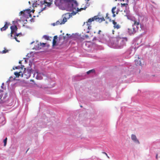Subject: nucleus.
<instances>
[{
    "instance_id": "f3484780",
    "label": "nucleus",
    "mask_w": 160,
    "mask_h": 160,
    "mask_svg": "<svg viewBox=\"0 0 160 160\" xmlns=\"http://www.w3.org/2000/svg\"><path fill=\"white\" fill-rule=\"evenodd\" d=\"M104 99L103 100H110L112 99L110 97V95L109 93L108 92H106L103 95Z\"/></svg>"
},
{
    "instance_id": "6e6d98bb",
    "label": "nucleus",
    "mask_w": 160,
    "mask_h": 160,
    "mask_svg": "<svg viewBox=\"0 0 160 160\" xmlns=\"http://www.w3.org/2000/svg\"><path fill=\"white\" fill-rule=\"evenodd\" d=\"M40 45L41 46H42V47L43 48L45 47L46 46V44L45 43H44L43 42H42V43L40 42Z\"/></svg>"
},
{
    "instance_id": "0e129e2a",
    "label": "nucleus",
    "mask_w": 160,
    "mask_h": 160,
    "mask_svg": "<svg viewBox=\"0 0 160 160\" xmlns=\"http://www.w3.org/2000/svg\"><path fill=\"white\" fill-rule=\"evenodd\" d=\"M98 38H97V37H94L93 38V39L92 40V41H94V40H97V39Z\"/></svg>"
},
{
    "instance_id": "1a4fd4ad",
    "label": "nucleus",
    "mask_w": 160,
    "mask_h": 160,
    "mask_svg": "<svg viewBox=\"0 0 160 160\" xmlns=\"http://www.w3.org/2000/svg\"><path fill=\"white\" fill-rule=\"evenodd\" d=\"M67 37H64L63 39L64 40H68L69 38L75 40L76 39H80L81 37L80 35H78L77 33L75 34L72 33V35L67 33L66 34Z\"/></svg>"
},
{
    "instance_id": "603ef678",
    "label": "nucleus",
    "mask_w": 160,
    "mask_h": 160,
    "mask_svg": "<svg viewBox=\"0 0 160 160\" xmlns=\"http://www.w3.org/2000/svg\"><path fill=\"white\" fill-rule=\"evenodd\" d=\"M25 18H24V17H23L22 16H21V19L23 21V22H24V21H26L27 22V19H25Z\"/></svg>"
},
{
    "instance_id": "412c9836",
    "label": "nucleus",
    "mask_w": 160,
    "mask_h": 160,
    "mask_svg": "<svg viewBox=\"0 0 160 160\" xmlns=\"http://www.w3.org/2000/svg\"><path fill=\"white\" fill-rule=\"evenodd\" d=\"M42 73H44L45 74H47V73H45L44 72H42V73H37V76H36V79L37 80H39L42 79L43 78L42 76H43V77H44L42 75Z\"/></svg>"
},
{
    "instance_id": "5701e85b",
    "label": "nucleus",
    "mask_w": 160,
    "mask_h": 160,
    "mask_svg": "<svg viewBox=\"0 0 160 160\" xmlns=\"http://www.w3.org/2000/svg\"><path fill=\"white\" fill-rule=\"evenodd\" d=\"M9 24V23H8L7 22H5V24L4 26L1 28V31H5L8 28V26Z\"/></svg>"
},
{
    "instance_id": "49530a36",
    "label": "nucleus",
    "mask_w": 160,
    "mask_h": 160,
    "mask_svg": "<svg viewBox=\"0 0 160 160\" xmlns=\"http://www.w3.org/2000/svg\"><path fill=\"white\" fill-rule=\"evenodd\" d=\"M10 38L11 39H15L16 41H17V42H20V41L17 39V38L16 37V36H14V37H13V36H12V37H10Z\"/></svg>"
},
{
    "instance_id": "ddd939ff",
    "label": "nucleus",
    "mask_w": 160,
    "mask_h": 160,
    "mask_svg": "<svg viewBox=\"0 0 160 160\" xmlns=\"http://www.w3.org/2000/svg\"><path fill=\"white\" fill-rule=\"evenodd\" d=\"M124 12L126 13V15L125 16H126L128 19L130 20L131 21H133L134 22L135 21L137 20L134 17H132L130 14V11L128 9L126 10H124Z\"/></svg>"
},
{
    "instance_id": "58836bf2",
    "label": "nucleus",
    "mask_w": 160,
    "mask_h": 160,
    "mask_svg": "<svg viewBox=\"0 0 160 160\" xmlns=\"http://www.w3.org/2000/svg\"><path fill=\"white\" fill-rule=\"evenodd\" d=\"M58 40H53L52 41V46L54 47L55 46H57L58 45V43H57Z\"/></svg>"
},
{
    "instance_id": "6ab92c4d",
    "label": "nucleus",
    "mask_w": 160,
    "mask_h": 160,
    "mask_svg": "<svg viewBox=\"0 0 160 160\" xmlns=\"http://www.w3.org/2000/svg\"><path fill=\"white\" fill-rule=\"evenodd\" d=\"M158 67H156L153 66L150 68L151 72L152 73L158 72L160 71Z\"/></svg>"
},
{
    "instance_id": "7ed1b4c3",
    "label": "nucleus",
    "mask_w": 160,
    "mask_h": 160,
    "mask_svg": "<svg viewBox=\"0 0 160 160\" xmlns=\"http://www.w3.org/2000/svg\"><path fill=\"white\" fill-rule=\"evenodd\" d=\"M53 125V123L51 121V119L46 116L45 114H42L41 118L38 120V122L35 123L32 128V131L33 132H36L40 130L39 128H42L51 126Z\"/></svg>"
},
{
    "instance_id": "a18cd8bd",
    "label": "nucleus",
    "mask_w": 160,
    "mask_h": 160,
    "mask_svg": "<svg viewBox=\"0 0 160 160\" xmlns=\"http://www.w3.org/2000/svg\"><path fill=\"white\" fill-rule=\"evenodd\" d=\"M139 38L140 37L139 36L133 39L132 42H133V43H134L137 41H138L139 39Z\"/></svg>"
},
{
    "instance_id": "b1692460",
    "label": "nucleus",
    "mask_w": 160,
    "mask_h": 160,
    "mask_svg": "<svg viewBox=\"0 0 160 160\" xmlns=\"http://www.w3.org/2000/svg\"><path fill=\"white\" fill-rule=\"evenodd\" d=\"M112 22L114 25L113 27L115 28L118 29L120 28V26L119 24H117V22L114 20H112Z\"/></svg>"
},
{
    "instance_id": "c85d7f7f",
    "label": "nucleus",
    "mask_w": 160,
    "mask_h": 160,
    "mask_svg": "<svg viewBox=\"0 0 160 160\" xmlns=\"http://www.w3.org/2000/svg\"><path fill=\"white\" fill-rule=\"evenodd\" d=\"M22 72V71H20L19 72H14V75L15 76V78H19L20 76H21V74L20 73H21Z\"/></svg>"
},
{
    "instance_id": "37998d69",
    "label": "nucleus",
    "mask_w": 160,
    "mask_h": 160,
    "mask_svg": "<svg viewBox=\"0 0 160 160\" xmlns=\"http://www.w3.org/2000/svg\"><path fill=\"white\" fill-rule=\"evenodd\" d=\"M24 11H25L26 13L28 14L29 13H31V12H32V10H31V9H25L24 10Z\"/></svg>"
},
{
    "instance_id": "9d476101",
    "label": "nucleus",
    "mask_w": 160,
    "mask_h": 160,
    "mask_svg": "<svg viewBox=\"0 0 160 160\" xmlns=\"http://www.w3.org/2000/svg\"><path fill=\"white\" fill-rule=\"evenodd\" d=\"M14 127L15 129L19 128H23L25 125V122L24 120H23L22 121L21 120V121L17 122L16 123H12V124Z\"/></svg>"
},
{
    "instance_id": "4be33fe9",
    "label": "nucleus",
    "mask_w": 160,
    "mask_h": 160,
    "mask_svg": "<svg viewBox=\"0 0 160 160\" xmlns=\"http://www.w3.org/2000/svg\"><path fill=\"white\" fill-rule=\"evenodd\" d=\"M132 139L136 143L139 144V143L138 140L137 139L136 136L132 134L131 135Z\"/></svg>"
},
{
    "instance_id": "09e8293b",
    "label": "nucleus",
    "mask_w": 160,
    "mask_h": 160,
    "mask_svg": "<svg viewBox=\"0 0 160 160\" xmlns=\"http://www.w3.org/2000/svg\"><path fill=\"white\" fill-rule=\"evenodd\" d=\"M19 35H20V36H22V33L21 32L17 33V32H15L14 34V36L18 37Z\"/></svg>"
},
{
    "instance_id": "774afa93",
    "label": "nucleus",
    "mask_w": 160,
    "mask_h": 160,
    "mask_svg": "<svg viewBox=\"0 0 160 160\" xmlns=\"http://www.w3.org/2000/svg\"><path fill=\"white\" fill-rule=\"evenodd\" d=\"M4 85V83H2V86H1V88L2 89H3L4 88V87H3V86Z\"/></svg>"
},
{
    "instance_id": "de8ad7c7",
    "label": "nucleus",
    "mask_w": 160,
    "mask_h": 160,
    "mask_svg": "<svg viewBox=\"0 0 160 160\" xmlns=\"http://www.w3.org/2000/svg\"><path fill=\"white\" fill-rule=\"evenodd\" d=\"M43 38L47 40H48L49 39V37L47 35H43Z\"/></svg>"
},
{
    "instance_id": "4d7b16f0",
    "label": "nucleus",
    "mask_w": 160,
    "mask_h": 160,
    "mask_svg": "<svg viewBox=\"0 0 160 160\" xmlns=\"http://www.w3.org/2000/svg\"><path fill=\"white\" fill-rule=\"evenodd\" d=\"M20 68V66H17L13 67V70H15V69H19Z\"/></svg>"
},
{
    "instance_id": "4468645a",
    "label": "nucleus",
    "mask_w": 160,
    "mask_h": 160,
    "mask_svg": "<svg viewBox=\"0 0 160 160\" xmlns=\"http://www.w3.org/2000/svg\"><path fill=\"white\" fill-rule=\"evenodd\" d=\"M132 27L133 28H136V31L139 29V27L142 30V25L140 23L139 21L138 22L137 20L134 21V23L132 25Z\"/></svg>"
},
{
    "instance_id": "3c124183",
    "label": "nucleus",
    "mask_w": 160,
    "mask_h": 160,
    "mask_svg": "<svg viewBox=\"0 0 160 160\" xmlns=\"http://www.w3.org/2000/svg\"><path fill=\"white\" fill-rule=\"evenodd\" d=\"M133 9H134V10L136 14H137V15H138V16H139V12L138 11V10L137 9H136L135 10L134 8Z\"/></svg>"
},
{
    "instance_id": "dca6fc26",
    "label": "nucleus",
    "mask_w": 160,
    "mask_h": 160,
    "mask_svg": "<svg viewBox=\"0 0 160 160\" xmlns=\"http://www.w3.org/2000/svg\"><path fill=\"white\" fill-rule=\"evenodd\" d=\"M127 32L129 35L131 36L133 35L136 32V28H133L132 27V28H128Z\"/></svg>"
},
{
    "instance_id": "a19ab883",
    "label": "nucleus",
    "mask_w": 160,
    "mask_h": 160,
    "mask_svg": "<svg viewBox=\"0 0 160 160\" xmlns=\"http://www.w3.org/2000/svg\"><path fill=\"white\" fill-rule=\"evenodd\" d=\"M40 48H40L39 44H38L37 45L35 46L33 48V49L36 50H39Z\"/></svg>"
},
{
    "instance_id": "20e7f679",
    "label": "nucleus",
    "mask_w": 160,
    "mask_h": 160,
    "mask_svg": "<svg viewBox=\"0 0 160 160\" xmlns=\"http://www.w3.org/2000/svg\"><path fill=\"white\" fill-rule=\"evenodd\" d=\"M55 5L58 6L59 8L63 4L65 5V8H62V9H65L68 11H71L73 10V4H77V1L76 0H55Z\"/></svg>"
},
{
    "instance_id": "473e14b6",
    "label": "nucleus",
    "mask_w": 160,
    "mask_h": 160,
    "mask_svg": "<svg viewBox=\"0 0 160 160\" xmlns=\"http://www.w3.org/2000/svg\"><path fill=\"white\" fill-rule=\"evenodd\" d=\"M1 119L2 120L1 124L2 125H4L5 124L6 122V121L5 119V118L4 116H2V118H1Z\"/></svg>"
},
{
    "instance_id": "864d4df0",
    "label": "nucleus",
    "mask_w": 160,
    "mask_h": 160,
    "mask_svg": "<svg viewBox=\"0 0 160 160\" xmlns=\"http://www.w3.org/2000/svg\"><path fill=\"white\" fill-rule=\"evenodd\" d=\"M142 92V91L141 90H138L137 95L139 96H142V95H141L140 94Z\"/></svg>"
},
{
    "instance_id": "f704fd0d",
    "label": "nucleus",
    "mask_w": 160,
    "mask_h": 160,
    "mask_svg": "<svg viewBox=\"0 0 160 160\" xmlns=\"http://www.w3.org/2000/svg\"><path fill=\"white\" fill-rule=\"evenodd\" d=\"M87 25L88 26V30H90L91 29V22H88H88H86Z\"/></svg>"
},
{
    "instance_id": "72a5a7b5",
    "label": "nucleus",
    "mask_w": 160,
    "mask_h": 160,
    "mask_svg": "<svg viewBox=\"0 0 160 160\" xmlns=\"http://www.w3.org/2000/svg\"><path fill=\"white\" fill-rule=\"evenodd\" d=\"M16 79L15 78V77H14L13 78L12 76H11L9 78V79L7 81L6 83L8 84V85H9V82L10 81H11L13 80H15Z\"/></svg>"
},
{
    "instance_id": "2eb2a0df",
    "label": "nucleus",
    "mask_w": 160,
    "mask_h": 160,
    "mask_svg": "<svg viewBox=\"0 0 160 160\" xmlns=\"http://www.w3.org/2000/svg\"><path fill=\"white\" fill-rule=\"evenodd\" d=\"M10 29L11 30V32L10 34L8 35V36L10 35L11 37H12V34L13 33H15L18 30V28L15 25H12L10 27Z\"/></svg>"
},
{
    "instance_id": "f257e3e1",
    "label": "nucleus",
    "mask_w": 160,
    "mask_h": 160,
    "mask_svg": "<svg viewBox=\"0 0 160 160\" xmlns=\"http://www.w3.org/2000/svg\"><path fill=\"white\" fill-rule=\"evenodd\" d=\"M142 60V58H139L138 56V58L134 60L136 66L135 67L133 65L131 64L124 66L123 68V70L124 72H122L120 78L121 79L126 78V74L128 75L132 74L133 78L139 79V74L140 72V69L138 66L142 67L143 65V64H142L141 63V61Z\"/></svg>"
},
{
    "instance_id": "a878e982",
    "label": "nucleus",
    "mask_w": 160,
    "mask_h": 160,
    "mask_svg": "<svg viewBox=\"0 0 160 160\" xmlns=\"http://www.w3.org/2000/svg\"><path fill=\"white\" fill-rule=\"evenodd\" d=\"M97 38L100 40H104L105 39L104 35L103 34H100L99 35H98Z\"/></svg>"
},
{
    "instance_id": "7c9ffc66",
    "label": "nucleus",
    "mask_w": 160,
    "mask_h": 160,
    "mask_svg": "<svg viewBox=\"0 0 160 160\" xmlns=\"http://www.w3.org/2000/svg\"><path fill=\"white\" fill-rule=\"evenodd\" d=\"M123 3V4H121V7H125V10H126L128 9V10H129V8L128 5V4L127 3Z\"/></svg>"
},
{
    "instance_id": "f8f14e48",
    "label": "nucleus",
    "mask_w": 160,
    "mask_h": 160,
    "mask_svg": "<svg viewBox=\"0 0 160 160\" xmlns=\"http://www.w3.org/2000/svg\"><path fill=\"white\" fill-rule=\"evenodd\" d=\"M67 21V19L65 17H64L62 20H58L55 22L52 23L51 25L54 26L56 25L64 24Z\"/></svg>"
},
{
    "instance_id": "aec40b11",
    "label": "nucleus",
    "mask_w": 160,
    "mask_h": 160,
    "mask_svg": "<svg viewBox=\"0 0 160 160\" xmlns=\"http://www.w3.org/2000/svg\"><path fill=\"white\" fill-rule=\"evenodd\" d=\"M82 79V77L79 75H77L74 77H73L72 80L73 81H79Z\"/></svg>"
},
{
    "instance_id": "c9c22d12",
    "label": "nucleus",
    "mask_w": 160,
    "mask_h": 160,
    "mask_svg": "<svg viewBox=\"0 0 160 160\" xmlns=\"http://www.w3.org/2000/svg\"><path fill=\"white\" fill-rule=\"evenodd\" d=\"M46 1H47V0H44L43 1H41L40 2V7H43V5L46 3Z\"/></svg>"
},
{
    "instance_id": "680f3d73",
    "label": "nucleus",
    "mask_w": 160,
    "mask_h": 160,
    "mask_svg": "<svg viewBox=\"0 0 160 160\" xmlns=\"http://www.w3.org/2000/svg\"><path fill=\"white\" fill-rule=\"evenodd\" d=\"M58 36L57 35L53 37V40H58Z\"/></svg>"
},
{
    "instance_id": "393cba45",
    "label": "nucleus",
    "mask_w": 160,
    "mask_h": 160,
    "mask_svg": "<svg viewBox=\"0 0 160 160\" xmlns=\"http://www.w3.org/2000/svg\"><path fill=\"white\" fill-rule=\"evenodd\" d=\"M132 102H132L131 104L132 105H134V104H133V103H134V102H139V101L137 99L136 97H134L132 98Z\"/></svg>"
},
{
    "instance_id": "e2e57ef3",
    "label": "nucleus",
    "mask_w": 160,
    "mask_h": 160,
    "mask_svg": "<svg viewBox=\"0 0 160 160\" xmlns=\"http://www.w3.org/2000/svg\"><path fill=\"white\" fill-rule=\"evenodd\" d=\"M23 11H24V10L23 11H21L19 13V16H22V14H23Z\"/></svg>"
},
{
    "instance_id": "bf43d9fd",
    "label": "nucleus",
    "mask_w": 160,
    "mask_h": 160,
    "mask_svg": "<svg viewBox=\"0 0 160 160\" xmlns=\"http://www.w3.org/2000/svg\"><path fill=\"white\" fill-rule=\"evenodd\" d=\"M23 59H25V62L26 63H27L28 62V58H23Z\"/></svg>"
},
{
    "instance_id": "338daca9",
    "label": "nucleus",
    "mask_w": 160,
    "mask_h": 160,
    "mask_svg": "<svg viewBox=\"0 0 160 160\" xmlns=\"http://www.w3.org/2000/svg\"><path fill=\"white\" fill-rule=\"evenodd\" d=\"M101 32H102V31L101 30H99L98 31V35H100V34H101Z\"/></svg>"
},
{
    "instance_id": "8fccbe9b",
    "label": "nucleus",
    "mask_w": 160,
    "mask_h": 160,
    "mask_svg": "<svg viewBox=\"0 0 160 160\" xmlns=\"http://www.w3.org/2000/svg\"><path fill=\"white\" fill-rule=\"evenodd\" d=\"M37 1H36V2H35V3H33V4L32 5V7H36L37 5H39V4H38L37 3Z\"/></svg>"
},
{
    "instance_id": "423d86ee",
    "label": "nucleus",
    "mask_w": 160,
    "mask_h": 160,
    "mask_svg": "<svg viewBox=\"0 0 160 160\" xmlns=\"http://www.w3.org/2000/svg\"><path fill=\"white\" fill-rule=\"evenodd\" d=\"M42 75L44 77H46L45 79H47L49 82L48 84L45 87V88H51L53 87L56 84L54 81H53L52 78H50V76L48 74H45L44 73H42Z\"/></svg>"
},
{
    "instance_id": "bb28decb",
    "label": "nucleus",
    "mask_w": 160,
    "mask_h": 160,
    "mask_svg": "<svg viewBox=\"0 0 160 160\" xmlns=\"http://www.w3.org/2000/svg\"><path fill=\"white\" fill-rule=\"evenodd\" d=\"M53 0H47L46 1V3L45 4H47L46 5L48 7H50L51 4L52 3Z\"/></svg>"
},
{
    "instance_id": "f03ea898",
    "label": "nucleus",
    "mask_w": 160,
    "mask_h": 160,
    "mask_svg": "<svg viewBox=\"0 0 160 160\" xmlns=\"http://www.w3.org/2000/svg\"><path fill=\"white\" fill-rule=\"evenodd\" d=\"M108 36L110 40L108 43V45L110 47L115 49H122L126 46V42L128 41L127 37H109V36Z\"/></svg>"
},
{
    "instance_id": "ea45409f",
    "label": "nucleus",
    "mask_w": 160,
    "mask_h": 160,
    "mask_svg": "<svg viewBox=\"0 0 160 160\" xmlns=\"http://www.w3.org/2000/svg\"><path fill=\"white\" fill-rule=\"evenodd\" d=\"M8 138L7 137H6L5 139L3 140V142L4 143V146H6Z\"/></svg>"
},
{
    "instance_id": "052dcab7",
    "label": "nucleus",
    "mask_w": 160,
    "mask_h": 160,
    "mask_svg": "<svg viewBox=\"0 0 160 160\" xmlns=\"http://www.w3.org/2000/svg\"><path fill=\"white\" fill-rule=\"evenodd\" d=\"M25 112H27L28 111V106L27 104H25Z\"/></svg>"
},
{
    "instance_id": "c03bdc74",
    "label": "nucleus",
    "mask_w": 160,
    "mask_h": 160,
    "mask_svg": "<svg viewBox=\"0 0 160 160\" xmlns=\"http://www.w3.org/2000/svg\"><path fill=\"white\" fill-rule=\"evenodd\" d=\"M137 0H133V1L132 2V4L133 5V8L134 9L136 7V5L137 3Z\"/></svg>"
},
{
    "instance_id": "e433bc0d",
    "label": "nucleus",
    "mask_w": 160,
    "mask_h": 160,
    "mask_svg": "<svg viewBox=\"0 0 160 160\" xmlns=\"http://www.w3.org/2000/svg\"><path fill=\"white\" fill-rule=\"evenodd\" d=\"M4 50L2 51H0V53L5 54L8 52L9 51V50H6L5 47H4Z\"/></svg>"
},
{
    "instance_id": "6e6552de",
    "label": "nucleus",
    "mask_w": 160,
    "mask_h": 160,
    "mask_svg": "<svg viewBox=\"0 0 160 160\" xmlns=\"http://www.w3.org/2000/svg\"><path fill=\"white\" fill-rule=\"evenodd\" d=\"M33 71V70L32 68L26 69V68H24L23 73L21 74V76L22 77L23 75H24L25 76L24 78L28 79L30 77L31 74Z\"/></svg>"
},
{
    "instance_id": "2f4dec72",
    "label": "nucleus",
    "mask_w": 160,
    "mask_h": 160,
    "mask_svg": "<svg viewBox=\"0 0 160 160\" xmlns=\"http://www.w3.org/2000/svg\"><path fill=\"white\" fill-rule=\"evenodd\" d=\"M95 71L94 69H92L90 70H89L87 72V74H94L95 73Z\"/></svg>"
},
{
    "instance_id": "79ce46f5",
    "label": "nucleus",
    "mask_w": 160,
    "mask_h": 160,
    "mask_svg": "<svg viewBox=\"0 0 160 160\" xmlns=\"http://www.w3.org/2000/svg\"><path fill=\"white\" fill-rule=\"evenodd\" d=\"M10 92H11L12 94H15V88L12 87V88H10Z\"/></svg>"
},
{
    "instance_id": "a211bd4d",
    "label": "nucleus",
    "mask_w": 160,
    "mask_h": 160,
    "mask_svg": "<svg viewBox=\"0 0 160 160\" xmlns=\"http://www.w3.org/2000/svg\"><path fill=\"white\" fill-rule=\"evenodd\" d=\"M131 108V107L128 106L122 107L121 108V111L122 113L123 112H129L131 111L128 109Z\"/></svg>"
},
{
    "instance_id": "39448f33",
    "label": "nucleus",
    "mask_w": 160,
    "mask_h": 160,
    "mask_svg": "<svg viewBox=\"0 0 160 160\" xmlns=\"http://www.w3.org/2000/svg\"><path fill=\"white\" fill-rule=\"evenodd\" d=\"M77 4L76 5L75 4H73V10L71 11L72 12L71 13H70L68 12L65 14L64 15L66 16L67 15H68L69 17L68 18V19H69L72 16L75 15L78 12H80L82 10H85L86 9H84V7L83 8H81L79 9V8L77 7L78 5L77 2Z\"/></svg>"
},
{
    "instance_id": "5fc2aeb1",
    "label": "nucleus",
    "mask_w": 160,
    "mask_h": 160,
    "mask_svg": "<svg viewBox=\"0 0 160 160\" xmlns=\"http://www.w3.org/2000/svg\"><path fill=\"white\" fill-rule=\"evenodd\" d=\"M89 4L88 3V2H86V3L85 4V6H84V9H86L89 6Z\"/></svg>"
},
{
    "instance_id": "0eeeda50",
    "label": "nucleus",
    "mask_w": 160,
    "mask_h": 160,
    "mask_svg": "<svg viewBox=\"0 0 160 160\" xmlns=\"http://www.w3.org/2000/svg\"><path fill=\"white\" fill-rule=\"evenodd\" d=\"M135 51V48L132 46L131 47L125 52L124 55L125 58H130L133 55Z\"/></svg>"
},
{
    "instance_id": "9b49d317",
    "label": "nucleus",
    "mask_w": 160,
    "mask_h": 160,
    "mask_svg": "<svg viewBox=\"0 0 160 160\" xmlns=\"http://www.w3.org/2000/svg\"><path fill=\"white\" fill-rule=\"evenodd\" d=\"M95 20H96V21L100 23L102 21H104L105 20L103 17L99 18L97 16H96L91 18L88 19V22H92L94 21Z\"/></svg>"
},
{
    "instance_id": "c756f323",
    "label": "nucleus",
    "mask_w": 160,
    "mask_h": 160,
    "mask_svg": "<svg viewBox=\"0 0 160 160\" xmlns=\"http://www.w3.org/2000/svg\"><path fill=\"white\" fill-rule=\"evenodd\" d=\"M34 58H33L31 61V60H30L29 61V66L28 67L27 69H30L31 68L32 66V62L34 60Z\"/></svg>"
},
{
    "instance_id": "cd10ccee",
    "label": "nucleus",
    "mask_w": 160,
    "mask_h": 160,
    "mask_svg": "<svg viewBox=\"0 0 160 160\" xmlns=\"http://www.w3.org/2000/svg\"><path fill=\"white\" fill-rule=\"evenodd\" d=\"M22 16L23 17L25 18V19L28 18V14L25 11H23L22 15Z\"/></svg>"
},
{
    "instance_id": "69168bd1",
    "label": "nucleus",
    "mask_w": 160,
    "mask_h": 160,
    "mask_svg": "<svg viewBox=\"0 0 160 160\" xmlns=\"http://www.w3.org/2000/svg\"><path fill=\"white\" fill-rule=\"evenodd\" d=\"M120 11V10L119 9V8H117V10L116 11V14H118V13Z\"/></svg>"
},
{
    "instance_id": "13d9d810",
    "label": "nucleus",
    "mask_w": 160,
    "mask_h": 160,
    "mask_svg": "<svg viewBox=\"0 0 160 160\" xmlns=\"http://www.w3.org/2000/svg\"><path fill=\"white\" fill-rule=\"evenodd\" d=\"M116 7H113L112 8V13H115V12L114 10L116 9Z\"/></svg>"
},
{
    "instance_id": "4c0bfd02",
    "label": "nucleus",
    "mask_w": 160,
    "mask_h": 160,
    "mask_svg": "<svg viewBox=\"0 0 160 160\" xmlns=\"http://www.w3.org/2000/svg\"><path fill=\"white\" fill-rule=\"evenodd\" d=\"M46 7H47V5L45 4L44 5V7L43 8H42V7H41V9L40 10V11H39V12H38V14H40V13L42 12V11H43V10H46Z\"/></svg>"
}]
</instances>
